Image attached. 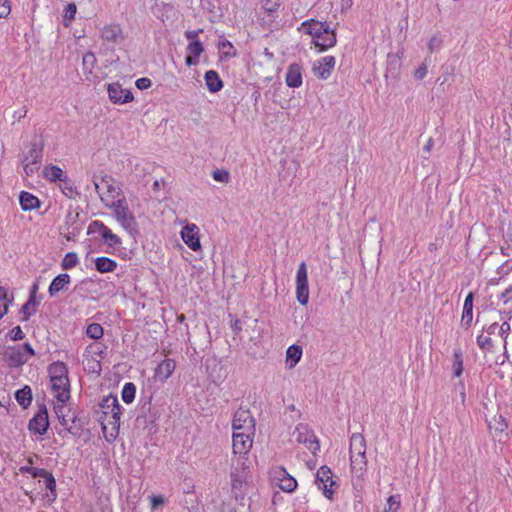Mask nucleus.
<instances>
[{
    "label": "nucleus",
    "mask_w": 512,
    "mask_h": 512,
    "mask_svg": "<svg viewBox=\"0 0 512 512\" xmlns=\"http://www.w3.org/2000/svg\"><path fill=\"white\" fill-rule=\"evenodd\" d=\"M105 206L113 210L116 221L126 230L129 234L137 232V222L130 211L125 199L116 201L105 202Z\"/></svg>",
    "instance_id": "obj_1"
},
{
    "label": "nucleus",
    "mask_w": 512,
    "mask_h": 512,
    "mask_svg": "<svg viewBox=\"0 0 512 512\" xmlns=\"http://www.w3.org/2000/svg\"><path fill=\"white\" fill-rule=\"evenodd\" d=\"M248 473L249 467L246 465L245 459L239 457L236 466L233 465L230 473L232 493L237 501L244 499Z\"/></svg>",
    "instance_id": "obj_2"
},
{
    "label": "nucleus",
    "mask_w": 512,
    "mask_h": 512,
    "mask_svg": "<svg viewBox=\"0 0 512 512\" xmlns=\"http://www.w3.org/2000/svg\"><path fill=\"white\" fill-rule=\"evenodd\" d=\"M315 483L318 489L323 491L326 498L330 500L333 498L334 490L332 488L336 486L337 483L333 480L332 470L328 466L324 465L318 469Z\"/></svg>",
    "instance_id": "obj_3"
},
{
    "label": "nucleus",
    "mask_w": 512,
    "mask_h": 512,
    "mask_svg": "<svg viewBox=\"0 0 512 512\" xmlns=\"http://www.w3.org/2000/svg\"><path fill=\"white\" fill-rule=\"evenodd\" d=\"M256 421L248 409L239 408L233 416V431L255 433Z\"/></svg>",
    "instance_id": "obj_4"
},
{
    "label": "nucleus",
    "mask_w": 512,
    "mask_h": 512,
    "mask_svg": "<svg viewBox=\"0 0 512 512\" xmlns=\"http://www.w3.org/2000/svg\"><path fill=\"white\" fill-rule=\"evenodd\" d=\"M296 297L301 305H306L309 300L308 275L305 262L300 263L296 274Z\"/></svg>",
    "instance_id": "obj_5"
},
{
    "label": "nucleus",
    "mask_w": 512,
    "mask_h": 512,
    "mask_svg": "<svg viewBox=\"0 0 512 512\" xmlns=\"http://www.w3.org/2000/svg\"><path fill=\"white\" fill-rule=\"evenodd\" d=\"M293 435L297 442L306 445L312 453L315 454L319 450V442L314 432L307 425L299 424L294 430Z\"/></svg>",
    "instance_id": "obj_6"
},
{
    "label": "nucleus",
    "mask_w": 512,
    "mask_h": 512,
    "mask_svg": "<svg viewBox=\"0 0 512 512\" xmlns=\"http://www.w3.org/2000/svg\"><path fill=\"white\" fill-rule=\"evenodd\" d=\"M254 434L255 433L234 431L232 443L233 453L240 457L248 454L252 448Z\"/></svg>",
    "instance_id": "obj_7"
},
{
    "label": "nucleus",
    "mask_w": 512,
    "mask_h": 512,
    "mask_svg": "<svg viewBox=\"0 0 512 512\" xmlns=\"http://www.w3.org/2000/svg\"><path fill=\"white\" fill-rule=\"evenodd\" d=\"M100 407L103 409L104 414L111 415V418L113 419V421L110 422V424L119 427L120 416H121V406L119 404L117 397L112 396V395L105 397L102 400Z\"/></svg>",
    "instance_id": "obj_8"
},
{
    "label": "nucleus",
    "mask_w": 512,
    "mask_h": 512,
    "mask_svg": "<svg viewBox=\"0 0 512 512\" xmlns=\"http://www.w3.org/2000/svg\"><path fill=\"white\" fill-rule=\"evenodd\" d=\"M330 29L331 28L328 23L314 19L306 20L301 24V30L312 37L313 43H315V40L320 39L322 35L327 33Z\"/></svg>",
    "instance_id": "obj_9"
},
{
    "label": "nucleus",
    "mask_w": 512,
    "mask_h": 512,
    "mask_svg": "<svg viewBox=\"0 0 512 512\" xmlns=\"http://www.w3.org/2000/svg\"><path fill=\"white\" fill-rule=\"evenodd\" d=\"M49 427L48 412L45 406L41 407L34 417L29 421L28 428L30 431L43 435Z\"/></svg>",
    "instance_id": "obj_10"
},
{
    "label": "nucleus",
    "mask_w": 512,
    "mask_h": 512,
    "mask_svg": "<svg viewBox=\"0 0 512 512\" xmlns=\"http://www.w3.org/2000/svg\"><path fill=\"white\" fill-rule=\"evenodd\" d=\"M51 387L55 394V398L65 403L70 398V383L68 378H50Z\"/></svg>",
    "instance_id": "obj_11"
},
{
    "label": "nucleus",
    "mask_w": 512,
    "mask_h": 512,
    "mask_svg": "<svg viewBox=\"0 0 512 512\" xmlns=\"http://www.w3.org/2000/svg\"><path fill=\"white\" fill-rule=\"evenodd\" d=\"M108 95L110 100L115 104H124L133 100V94L129 90H124L119 83L108 85Z\"/></svg>",
    "instance_id": "obj_12"
},
{
    "label": "nucleus",
    "mask_w": 512,
    "mask_h": 512,
    "mask_svg": "<svg viewBox=\"0 0 512 512\" xmlns=\"http://www.w3.org/2000/svg\"><path fill=\"white\" fill-rule=\"evenodd\" d=\"M335 63L333 56H325L313 64V72L318 78L327 79L331 75Z\"/></svg>",
    "instance_id": "obj_13"
},
{
    "label": "nucleus",
    "mask_w": 512,
    "mask_h": 512,
    "mask_svg": "<svg viewBox=\"0 0 512 512\" xmlns=\"http://www.w3.org/2000/svg\"><path fill=\"white\" fill-rule=\"evenodd\" d=\"M181 237L185 244L193 251H197L201 248L198 236V227L195 224L186 225L183 227L181 231Z\"/></svg>",
    "instance_id": "obj_14"
},
{
    "label": "nucleus",
    "mask_w": 512,
    "mask_h": 512,
    "mask_svg": "<svg viewBox=\"0 0 512 512\" xmlns=\"http://www.w3.org/2000/svg\"><path fill=\"white\" fill-rule=\"evenodd\" d=\"M4 357L10 367H20L28 362V357L25 356L18 346L9 347Z\"/></svg>",
    "instance_id": "obj_15"
},
{
    "label": "nucleus",
    "mask_w": 512,
    "mask_h": 512,
    "mask_svg": "<svg viewBox=\"0 0 512 512\" xmlns=\"http://www.w3.org/2000/svg\"><path fill=\"white\" fill-rule=\"evenodd\" d=\"M286 84L291 88H298L302 85V68L299 64L289 65L286 73Z\"/></svg>",
    "instance_id": "obj_16"
},
{
    "label": "nucleus",
    "mask_w": 512,
    "mask_h": 512,
    "mask_svg": "<svg viewBox=\"0 0 512 512\" xmlns=\"http://www.w3.org/2000/svg\"><path fill=\"white\" fill-rule=\"evenodd\" d=\"M71 281L67 273L57 275L51 282L48 292L51 297L56 296L60 291H66Z\"/></svg>",
    "instance_id": "obj_17"
},
{
    "label": "nucleus",
    "mask_w": 512,
    "mask_h": 512,
    "mask_svg": "<svg viewBox=\"0 0 512 512\" xmlns=\"http://www.w3.org/2000/svg\"><path fill=\"white\" fill-rule=\"evenodd\" d=\"M43 156V145L42 143L34 140L30 143L27 154L24 155L22 161L31 162L34 164H40Z\"/></svg>",
    "instance_id": "obj_18"
},
{
    "label": "nucleus",
    "mask_w": 512,
    "mask_h": 512,
    "mask_svg": "<svg viewBox=\"0 0 512 512\" xmlns=\"http://www.w3.org/2000/svg\"><path fill=\"white\" fill-rule=\"evenodd\" d=\"M101 37L104 41L117 43L122 38V29L118 24L106 25L101 30Z\"/></svg>",
    "instance_id": "obj_19"
},
{
    "label": "nucleus",
    "mask_w": 512,
    "mask_h": 512,
    "mask_svg": "<svg viewBox=\"0 0 512 512\" xmlns=\"http://www.w3.org/2000/svg\"><path fill=\"white\" fill-rule=\"evenodd\" d=\"M356 455H366V441L360 433H354L350 439V456Z\"/></svg>",
    "instance_id": "obj_20"
},
{
    "label": "nucleus",
    "mask_w": 512,
    "mask_h": 512,
    "mask_svg": "<svg viewBox=\"0 0 512 512\" xmlns=\"http://www.w3.org/2000/svg\"><path fill=\"white\" fill-rule=\"evenodd\" d=\"M473 299H474L473 292H469L465 298L464 305H463L461 324H462V326H465L466 328L470 327V325L472 323V319H473Z\"/></svg>",
    "instance_id": "obj_21"
},
{
    "label": "nucleus",
    "mask_w": 512,
    "mask_h": 512,
    "mask_svg": "<svg viewBox=\"0 0 512 512\" xmlns=\"http://www.w3.org/2000/svg\"><path fill=\"white\" fill-rule=\"evenodd\" d=\"M101 182L106 186L107 189V195L105 197L100 195V198L104 203L109 202L108 198L114 199L120 194L121 189L118 185H116V181L111 176H103Z\"/></svg>",
    "instance_id": "obj_22"
},
{
    "label": "nucleus",
    "mask_w": 512,
    "mask_h": 512,
    "mask_svg": "<svg viewBox=\"0 0 512 512\" xmlns=\"http://www.w3.org/2000/svg\"><path fill=\"white\" fill-rule=\"evenodd\" d=\"M38 289L37 284H34L30 293L28 301L22 306L21 313H23V321H27L29 317L36 313V306L39 304L36 301V291Z\"/></svg>",
    "instance_id": "obj_23"
},
{
    "label": "nucleus",
    "mask_w": 512,
    "mask_h": 512,
    "mask_svg": "<svg viewBox=\"0 0 512 512\" xmlns=\"http://www.w3.org/2000/svg\"><path fill=\"white\" fill-rule=\"evenodd\" d=\"M175 361L172 359L163 360L155 370V376L164 381L167 380L175 370Z\"/></svg>",
    "instance_id": "obj_24"
},
{
    "label": "nucleus",
    "mask_w": 512,
    "mask_h": 512,
    "mask_svg": "<svg viewBox=\"0 0 512 512\" xmlns=\"http://www.w3.org/2000/svg\"><path fill=\"white\" fill-rule=\"evenodd\" d=\"M206 86L208 90L212 93L218 92L223 87V82L219 77L218 73L214 70H209L205 73L204 76Z\"/></svg>",
    "instance_id": "obj_25"
},
{
    "label": "nucleus",
    "mask_w": 512,
    "mask_h": 512,
    "mask_svg": "<svg viewBox=\"0 0 512 512\" xmlns=\"http://www.w3.org/2000/svg\"><path fill=\"white\" fill-rule=\"evenodd\" d=\"M19 201H20L21 208L24 211L33 210L35 208H38L40 205L39 199L35 195H33L29 192H26V191H22L20 193Z\"/></svg>",
    "instance_id": "obj_26"
},
{
    "label": "nucleus",
    "mask_w": 512,
    "mask_h": 512,
    "mask_svg": "<svg viewBox=\"0 0 512 512\" xmlns=\"http://www.w3.org/2000/svg\"><path fill=\"white\" fill-rule=\"evenodd\" d=\"M351 470L357 477H362L366 471L367 459L366 455L350 456Z\"/></svg>",
    "instance_id": "obj_27"
},
{
    "label": "nucleus",
    "mask_w": 512,
    "mask_h": 512,
    "mask_svg": "<svg viewBox=\"0 0 512 512\" xmlns=\"http://www.w3.org/2000/svg\"><path fill=\"white\" fill-rule=\"evenodd\" d=\"M336 41V33L333 29H330L327 33L323 34L320 39L315 40L314 44L316 47L320 48L321 51H324L333 47Z\"/></svg>",
    "instance_id": "obj_28"
},
{
    "label": "nucleus",
    "mask_w": 512,
    "mask_h": 512,
    "mask_svg": "<svg viewBox=\"0 0 512 512\" xmlns=\"http://www.w3.org/2000/svg\"><path fill=\"white\" fill-rule=\"evenodd\" d=\"M43 175L50 182L64 181L67 178L63 170L55 165L46 166L43 170Z\"/></svg>",
    "instance_id": "obj_29"
},
{
    "label": "nucleus",
    "mask_w": 512,
    "mask_h": 512,
    "mask_svg": "<svg viewBox=\"0 0 512 512\" xmlns=\"http://www.w3.org/2000/svg\"><path fill=\"white\" fill-rule=\"evenodd\" d=\"M83 426L84 422L77 417L75 412H72V415L68 416V425L64 427L73 436H80L83 430Z\"/></svg>",
    "instance_id": "obj_30"
},
{
    "label": "nucleus",
    "mask_w": 512,
    "mask_h": 512,
    "mask_svg": "<svg viewBox=\"0 0 512 512\" xmlns=\"http://www.w3.org/2000/svg\"><path fill=\"white\" fill-rule=\"evenodd\" d=\"M95 267H96V270L100 273L113 272L117 267V263H116V261H114L108 257L102 256V257L96 258Z\"/></svg>",
    "instance_id": "obj_31"
},
{
    "label": "nucleus",
    "mask_w": 512,
    "mask_h": 512,
    "mask_svg": "<svg viewBox=\"0 0 512 512\" xmlns=\"http://www.w3.org/2000/svg\"><path fill=\"white\" fill-rule=\"evenodd\" d=\"M39 478H43V483L45 487L49 490V493L47 494V497L50 502H53L57 498L56 493V480L52 473L46 470V474L44 476H40Z\"/></svg>",
    "instance_id": "obj_32"
},
{
    "label": "nucleus",
    "mask_w": 512,
    "mask_h": 512,
    "mask_svg": "<svg viewBox=\"0 0 512 512\" xmlns=\"http://www.w3.org/2000/svg\"><path fill=\"white\" fill-rule=\"evenodd\" d=\"M50 378H68V369L65 363L57 361L48 367Z\"/></svg>",
    "instance_id": "obj_33"
},
{
    "label": "nucleus",
    "mask_w": 512,
    "mask_h": 512,
    "mask_svg": "<svg viewBox=\"0 0 512 512\" xmlns=\"http://www.w3.org/2000/svg\"><path fill=\"white\" fill-rule=\"evenodd\" d=\"M15 398L19 405L23 408H27L32 402V391L31 388L25 385L22 389L15 392Z\"/></svg>",
    "instance_id": "obj_34"
},
{
    "label": "nucleus",
    "mask_w": 512,
    "mask_h": 512,
    "mask_svg": "<svg viewBox=\"0 0 512 512\" xmlns=\"http://www.w3.org/2000/svg\"><path fill=\"white\" fill-rule=\"evenodd\" d=\"M13 300V294H9L5 288L0 286V319L8 313L9 305Z\"/></svg>",
    "instance_id": "obj_35"
},
{
    "label": "nucleus",
    "mask_w": 512,
    "mask_h": 512,
    "mask_svg": "<svg viewBox=\"0 0 512 512\" xmlns=\"http://www.w3.org/2000/svg\"><path fill=\"white\" fill-rule=\"evenodd\" d=\"M302 348L298 345H291L286 351V362L290 367H294L301 359Z\"/></svg>",
    "instance_id": "obj_36"
},
{
    "label": "nucleus",
    "mask_w": 512,
    "mask_h": 512,
    "mask_svg": "<svg viewBox=\"0 0 512 512\" xmlns=\"http://www.w3.org/2000/svg\"><path fill=\"white\" fill-rule=\"evenodd\" d=\"M219 50L221 53V58H232L235 57L237 52L232 43L227 40L223 39L219 42Z\"/></svg>",
    "instance_id": "obj_37"
},
{
    "label": "nucleus",
    "mask_w": 512,
    "mask_h": 512,
    "mask_svg": "<svg viewBox=\"0 0 512 512\" xmlns=\"http://www.w3.org/2000/svg\"><path fill=\"white\" fill-rule=\"evenodd\" d=\"M136 386L132 382H127L122 389V400L129 404L135 399Z\"/></svg>",
    "instance_id": "obj_38"
},
{
    "label": "nucleus",
    "mask_w": 512,
    "mask_h": 512,
    "mask_svg": "<svg viewBox=\"0 0 512 512\" xmlns=\"http://www.w3.org/2000/svg\"><path fill=\"white\" fill-rule=\"evenodd\" d=\"M103 241L110 247H115L121 244V239L107 227L101 234Z\"/></svg>",
    "instance_id": "obj_39"
},
{
    "label": "nucleus",
    "mask_w": 512,
    "mask_h": 512,
    "mask_svg": "<svg viewBox=\"0 0 512 512\" xmlns=\"http://www.w3.org/2000/svg\"><path fill=\"white\" fill-rule=\"evenodd\" d=\"M103 333H104L103 328L98 323H91L88 325V327L86 329V335L89 338L94 339V340H98V339L102 338Z\"/></svg>",
    "instance_id": "obj_40"
},
{
    "label": "nucleus",
    "mask_w": 512,
    "mask_h": 512,
    "mask_svg": "<svg viewBox=\"0 0 512 512\" xmlns=\"http://www.w3.org/2000/svg\"><path fill=\"white\" fill-rule=\"evenodd\" d=\"M77 263H78L77 254L74 252H69L63 258L61 267L64 270H68V269L75 267L77 265Z\"/></svg>",
    "instance_id": "obj_41"
},
{
    "label": "nucleus",
    "mask_w": 512,
    "mask_h": 512,
    "mask_svg": "<svg viewBox=\"0 0 512 512\" xmlns=\"http://www.w3.org/2000/svg\"><path fill=\"white\" fill-rule=\"evenodd\" d=\"M296 487L297 481L290 475H287L280 480V488L283 491L293 492L296 489Z\"/></svg>",
    "instance_id": "obj_42"
},
{
    "label": "nucleus",
    "mask_w": 512,
    "mask_h": 512,
    "mask_svg": "<svg viewBox=\"0 0 512 512\" xmlns=\"http://www.w3.org/2000/svg\"><path fill=\"white\" fill-rule=\"evenodd\" d=\"M463 372L462 352L457 350L454 352L453 374L459 377Z\"/></svg>",
    "instance_id": "obj_43"
},
{
    "label": "nucleus",
    "mask_w": 512,
    "mask_h": 512,
    "mask_svg": "<svg viewBox=\"0 0 512 512\" xmlns=\"http://www.w3.org/2000/svg\"><path fill=\"white\" fill-rule=\"evenodd\" d=\"M96 61L97 60H96L95 55L92 52H87L86 54H84L83 60H82L83 69L85 71L91 73L93 68L96 65Z\"/></svg>",
    "instance_id": "obj_44"
},
{
    "label": "nucleus",
    "mask_w": 512,
    "mask_h": 512,
    "mask_svg": "<svg viewBox=\"0 0 512 512\" xmlns=\"http://www.w3.org/2000/svg\"><path fill=\"white\" fill-rule=\"evenodd\" d=\"M400 504V496L391 495L387 499V507H385L384 512H397L400 508Z\"/></svg>",
    "instance_id": "obj_45"
},
{
    "label": "nucleus",
    "mask_w": 512,
    "mask_h": 512,
    "mask_svg": "<svg viewBox=\"0 0 512 512\" xmlns=\"http://www.w3.org/2000/svg\"><path fill=\"white\" fill-rule=\"evenodd\" d=\"M204 51V47L199 40L192 41L187 46L188 54H191L195 57H199Z\"/></svg>",
    "instance_id": "obj_46"
},
{
    "label": "nucleus",
    "mask_w": 512,
    "mask_h": 512,
    "mask_svg": "<svg viewBox=\"0 0 512 512\" xmlns=\"http://www.w3.org/2000/svg\"><path fill=\"white\" fill-rule=\"evenodd\" d=\"M106 349L107 347L101 343H92L87 347V352L92 355H98L101 359H103Z\"/></svg>",
    "instance_id": "obj_47"
},
{
    "label": "nucleus",
    "mask_w": 512,
    "mask_h": 512,
    "mask_svg": "<svg viewBox=\"0 0 512 512\" xmlns=\"http://www.w3.org/2000/svg\"><path fill=\"white\" fill-rule=\"evenodd\" d=\"M20 471L22 473L30 474L33 478H39L40 476H44L46 474V469L32 466H22L20 468Z\"/></svg>",
    "instance_id": "obj_48"
},
{
    "label": "nucleus",
    "mask_w": 512,
    "mask_h": 512,
    "mask_svg": "<svg viewBox=\"0 0 512 512\" xmlns=\"http://www.w3.org/2000/svg\"><path fill=\"white\" fill-rule=\"evenodd\" d=\"M280 5L281 0H262V7L269 14L277 11Z\"/></svg>",
    "instance_id": "obj_49"
},
{
    "label": "nucleus",
    "mask_w": 512,
    "mask_h": 512,
    "mask_svg": "<svg viewBox=\"0 0 512 512\" xmlns=\"http://www.w3.org/2000/svg\"><path fill=\"white\" fill-rule=\"evenodd\" d=\"M477 345L480 349L490 351L493 347L492 340L489 336H484L483 334H480L477 337Z\"/></svg>",
    "instance_id": "obj_50"
},
{
    "label": "nucleus",
    "mask_w": 512,
    "mask_h": 512,
    "mask_svg": "<svg viewBox=\"0 0 512 512\" xmlns=\"http://www.w3.org/2000/svg\"><path fill=\"white\" fill-rule=\"evenodd\" d=\"M106 228L107 226L103 222L94 220L89 224L87 233H99L101 235Z\"/></svg>",
    "instance_id": "obj_51"
},
{
    "label": "nucleus",
    "mask_w": 512,
    "mask_h": 512,
    "mask_svg": "<svg viewBox=\"0 0 512 512\" xmlns=\"http://www.w3.org/2000/svg\"><path fill=\"white\" fill-rule=\"evenodd\" d=\"M63 404L64 403L55 407V413H56L61 425L67 426L69 415L65 413L66 407Z\"/></svg>",
    "instance_id": "obj_52"
},
{
    "label": "nucleus",
    "mask_w": 512,
    "mask_h": 512,
    "mask_svg": "<svg viewBox=\"0 0 512 512\" xmlns=\"http://www.w3.org/2000/svg\"><path fill=\"white\" fill-rule=\"evenodd\" d=\"M428 59L426 58L424 62L415 70L414 77L417 80H422L426 75L428 71Z\"/></svg>",
    "instance_id": "obj_53"
},
{
    "label": "nucleus",
    "mask_w": 512,
    "mask_h": 512,
    "mask_svg": "<svg viewBox=\"0 0 512 512\" xmlns=\"http://www.w3.org/2000/svg\"><path fill=\"white\" fill-rule=\"evenodd\" d=\"M510 330H511V325L507 321H504L499 326L498 334L503 339V342H504L503 344H507V338H508Z\"/></svg>",
    "instance_id": "obj_54"
},
{
    "label": "nucleus",
    "mask_w": 512,
    "mask_h": 512,
    "mask_svg": "<svg viewBox=\"0 0 512 512\" xmlns=\"http://www.w3.org/2000/svg\"><path fill=\"white\" fill-rule=\"evenodd\" d=\"M212 176L218 182L227 183L229 181V172L226 170L217 169L213 171Z\"/></svg>",
    "instance_id": "obj_55"
},
{
    "label": "nucleus",
    "mask_w": 512,
    "mask_h": 512,
    "mask_svg": "<svg viewBox=\"0 0 512 512\" xmlns=\"http://www.w3.org/2000/svg\"><path fill=\"white\" fill-rule=\"evenodd\" d=\"M442 40L437 35H434L430 38L428 42V50L430 53L438 50L441 47Z\"/></svg>",
    "instance_id": "obj_56"
},
{
    "label": "nucleus",
    "mask_w": 512,
    "mask_h": 512,
    "mask_svg": "<svg viewBox=\"0 0 512 512\" xmlns=\"http://www.w3.org/2000/svg\"><path fill=\"white\" fill-rule=\"evenodd\" d=\"M23 169L27 176L32 175L36 170H38L40 164H34L31 162L22 161Z\"/></svg>",
    "instance_id": "obj_57"
},
{
    "label": "nucleus",
    "mask_w": 512,
    "mask_h": 512,
    "mask_svg": "<svg viewBox=\"0 0 512 512\" xmlns=\"http://www.w3.org/2000/svg\"><path fill=\"white\" fill-rule=\"evenodd\" d=\"M11 7L8 0H0V19L9 15Z\"/></svg>",
    "instance_id": "obj_58"
},
{
    "label": "nucleus",
    "mask_w": 512,
    "mask_h": 512,
    "mask_svg": "<svg viewBox=\"0 0 512 512\" xmlns=\"http://www.w3.org/2000/svg\"><path fill=\"white\" fill-rule=\"evenodd\" d=\"M24 337L25 334L20 326H16L10 331V338L14 341L22 340Z\"/></svg>",
    "instance_id": "obj_59"
},
{
    "label": "nucleus",
    "mask_w": 512,
    "mask_h": 512,
    "mask_svg": "<svg viewBox=\"0 0 512 512\" xmlns=\"http://www.w3.org/2000/svg\"><path fill=\"white\" fill-rule=\"evenodd\" d=\"M76 11H77V8L74 3L68 4L65 8V14H64L65 19H67V20L74 19Z\"/></svg>",
    "instance_id": "obj_60"
},
{
    "label": "nucleus",
    "mask_w": 512,
    "mask_h": 512,
    "mask_svg": "<svg viewBox=\"0 0 512 512\" xmlns=\"http://www.w3.org/2000/svg\"><path fill=\"white\" fill-rule=\"evenodd\" d=\"M136 87L140 90L148 89L152 82L149 78L143 77L136 80Z\"/></svg>",
    "instance_id": "obj_61"
},
{
    "label": "nucleus",
    "mask_w": 512,
    "mask_h": 512,
    "mask_svg": "<svg viewBox=\"0 0 512 512\" xmlns=\"http://www.w3.org/2000/svg\"><path fill=\"white\" fill-rule=\"evenodd\" d=\"M62 182L64 184L61 185L60 187H61L63 193L65 195H67L68 197H72V194L74 193V189H73L72 185L69 183L68 179L65 178V180Z\"/></svg>",
    "instance_id": "obj_62"
},
{
    "label": "nucleus",
    "mask_w": 512,
    "mask_h": 512,
    "mask_svg": "<svg viewBox=\"0 0 512 512\" xmlns=\"http://www.w3.org/2000/svg\"><path fill=\"white\" fill-rule=\"evenodd\" d=\"M19 349L25 354L28 359L35 355V351L29 343H25L22 346H18Z\"/></svg>",
    "instance_id": "obj_63"
},
{
    "label": "nucleus",
    "mask_w": 512,
    "mask_h": 512,
    "mask_svg": "<svg viewBox=\"0 0 512 512\" xmlns=\"http://www.w3.org/2000/svg\"><path fill=\"white\" fill-rule=\"evenodd\" d=\"M501 298L504 300V303L512 300V285L501 294Z\"/></svg>",
    "instance_id": "obj_64"
}]
</instances>
